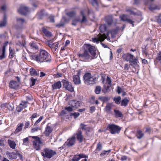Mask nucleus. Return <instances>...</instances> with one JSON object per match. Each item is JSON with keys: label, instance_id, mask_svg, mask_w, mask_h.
I'll return each instance as SVG.
<instances>
[{"label": "nucleus", "instance_id": "obj_1", "mask_svg": "<svg viewBox=\"0 0 161 161\" xmlns=\"http://www.w3.org/2000/svg\"><path fill=\"white\" fill-rule=\"evenodd\" d=\"M82 48L83 52L77 54L80 60L82 62H89L96 58L97 49L95 46L85 44Z\"/></svg>", "mask_w": 161, "mask_h": 161}, {"label": "nucleus", "instance_id": "obj_2", "mask_svg": "<svg viewBox=\"0 0 161 161\" xmlns=\"http://www.w3.org/2000/svg\"><path fill=\"white\" fill-rule=\"evenodd\" d=\"M32 58L38 63L44 62L50 63L52 61V58L49 53L46 50L41 49L39 53L32 56Z\"/></svg>", "mask_w": 161, "mask_h": 161}, {"label": "nucleus", "instance_id": "obj_3", "mask_svg": "<svg viewBox=\"0 0 161 161\" xmlns=\"http://www.w3.org/2000/svg\"><path fill=\"white\" fill-rule=\"evenodd\" d=\"M122 58L125 61L129 62L131 66L134 67L139 66L137 64L138 60L133 55L129 53H124L122 55Z\"/></svg>", "mask_w": 161, "mask_h": 161}, {"label": "nucleus", "instance_id": "obj_4", "mask_svg": "<svg viewBox=\"0 0 161 161\" xmlns=\"http://www.w3.org/2000/svg\"><path fill=\"white\" fill-rule=\"evenodd\" d=\"M83 80L84 83L87 85H93L97 81L96 77L89 73H86L84 75Z\"/></svg>", "mask_w": 161, "mask_h": 161}, {"label": "nucleus", "instance_id": "obj_5", "mask_svg": "<svg viewBox=\"0 0 161 161\" xmlns=\"http://www.w3.org/2000/svg\"><path fill=\"white\" fill-rule=\"evenodd\" d=\"M41 155L44 158L50 159L57 154V153L49 148H46L43 149V152L41 153Z\"/></svg>", "mask_w": 161, "mask_h": 161}, {"label": "nucleus", "instance_id": "obj_6", "mask_svg": "<svg viewBox=\"0 0 161 161\" xmlns=\"http://www.w3.org/2000/svg\"><path fill=\"white\" fill-rule=\"evenodd\" d=\"M32 139H35L33 142L34 148L38 151L41 148V146L45 145L44 141L41 140V138L37 136H31Z\"/></svg>", "mask_w": 161, "mask_h": 161}, {"label": "nucleus", "instance_id": "obj_7", "mask_svg": "<svg viewBox=\"0 0 161 161\" xmlns=\"http://www.w3.org/2000/svg\"><path fill=\"white\" fill-rule=\"evenodd\" d=\"M106 129L108 130L111 134H119L121 130V127L113 124L108 125Z\"/></svg>", "mask_w": 161, "mask_h": 161}, {"label": "nucleus", "instance_id": "obj_8", "mask_svg": "<svg viewBox=\"0 0 161 161\" xmlns=\"http://www.w3.org/2000/svg\"><path fill=\"white\" fill-rule=\"evenodd\" d=\"M74 136H75L76 139H77L79 142L81 143L83 142L84 138L80 129H79Z\"/></svg>", "mask_w": 161, "mask_h": 161}, {"label": "nucleus", "instance_id": "obj_9", "mask_svg": "<svg viewBox=\"0 0 161 161\" xmlns=\"http://www.w3.org/2000/svg\"><path fill=\"white\" fill-rule=\"evenodd\" d=\"M30 11L29 8L24 6H21L18 10L19 13L24 15H26Z\"/></svg>", "mask_w": 161, "mask_h": 161}, {"label": "nucleus", "instance_id": "obj_10", "mask_svg": "<svg viewBox=\"0 0 161 161\" xmlns=\"http://www.w3.org/2000/svg\"><path fill=\"white\" fill-rule=\"evenodd\" d=\"M97 36L98 38H93L92 39V41L93 42L98 43L99 41H100L101 42L106 39V36L105 34H101L99 33L97 35Z\"/></svg>", "mask_w": 161, "mask_h": 161}, {"label": "nucleus", "instance_id": "obj_11", "mask_svg": "<svg viewBox=\"0 0 161 161\" xmlns=\"http://www.w3.org/2000/svg\"><path fill=\"white\" fill-rule=\"evenodd\" d=\"M20 84L19 82L15 80H12L9 83V86L10 88L16 90L19 88Z\"/></svg>", "mask_w": 161, "mask_h": 161}, {"label": "nucleus", "instance_id": "obj_12", "mask_svg": "<svg viewBox=\"0 0 161 161\" xmlns=\"http://www.w3.org/2000/svg\"><path fill=\"white\" fill-rule=\"evenodd\" d=\"M76 138L75 136H73L68 139L67 141L65 142L66 145L68 147L73 146L75 143Z\"/></svg>", "mask_w": 161, "mask_h": 161}, {"label": "nucleus", "instance_id": "obj_13", "mask_svg": "<svg viewBox=\"0 0 161 161\" xmlns=\"http://www.w3.org/2000/svg\"><path fill=\"white\" fill-rule=\"evenodd\" d=\"M69 104L72 107L77 108L81 105V102L79 101L72 100L69 102Z\"/></svg>", "mask_w": 161, "mask_h": 161}, {"label": "nucleus", "instance_id": "obj_14", "mask_svg": "<svg viewBox=\"0 0 161 161\" xmlns=\"http://www.w3.org/2000/svg\"><path fill=\"white\" fill-rule=\"evenodd\" d=\"M50 123H48L45 128L44 132V134L47 137L49 136L52 132L53 129L50 125Z\"/></svg>", "mask_w": 161, "mask_h": 161}, {"label": "nucleus", "instance_id": "obj_15", "mask_svg": "<svg viewBox=\"0 0 161 161\" xmlns=\"http://www.w3.org/2000/svg\"><path fill=\"white\" fill-rule=\"evenodd\" d=\"M64 87L65 88L70 92L74 91V87L72 86V84L68 81L65 80L64 82Z\"/></svg>", "mask_w": 161, "mask_h": 161}, {"label": "nucleus", "instance_id": "obj_16", "mask_svg": "<svg viewBox=\"0 0 161 161\" xmlns=\"http://www.w3.org/2000/svg\"><path fill=\"white\" fill-rule=\"evenodd\" d=\"M80 71L79 70L78 71L77 75L73 76V81L75 85H78L80 83Z\"/></svg>", "mask_w": 161, "mask_h": 161}, {"label": "nucleus", "instance_id": "obj_17", "mask_svg": "<svg viewBox=\"0 0 161 161\" xmlns=\"http://www.w3.org/2000/svg\"><path fill=\"white\" fill-rule=\"evenodd\" d=\"M24 125L23 123H21L18 124L15 130L14 131L15 134H17L22 131L23 129Z\"/></svg>", "mask_w": 161, "mask_h": 161}, {"label": "nucleus", "instance_id": "obj_18", "mask_svg": "<svg viewBox=\"0 0 161 161\" xmlns=\"http://www.w3.org/2000/svg\"><path fill=\"white\" fill-rule=\"evenodd\" d=\"M41 29L42 32L46 36L49 38L52 36V34L51 32L49 31L46 27H42Z\"/></svg>", "mask_w": 161, "mask_h": 161}, {"label": "nucleus", "instance_id": "obj_19", "mask_svg": "<svg viewBox=\"0 0 161 161\" xmlns=\"http://www.w3.org/2000/svg\"><path fill=\"white\" fill-rule=\"evenodd\" d=\"M8 43V42H6L4 43L3 45V46L2 50V54L0 55V60H2L3 59L5 58V52L6 50V47L7 46Z\"/></svg>", "mask_w": 161, "mask_h": 161}, {"label": "nucleus", "instance_id": "obj_20", "mask_svg": "<svg viewBox=\"0 0 161 161\" xmlns=\"http://www.w3.org/2000/svg\"><path fill=\"white\" fill-rule=\"evenodd\" d=\"M6 154L9 159H13L17 158V153L15 152L10 153L8 151L6 152Z\"/></svg>", "mask_w": 161, "mask_h": 161}, {"label": "nucleus", "instance_id": "obj_21", "mask_svg": "<svg viewBox=\"0 0 161 161\" xmlns=\"http://www.w3.org/2000/svg\"><path fill=\"white\" fill-rule=\"evenodd\" d=\"M148 9L150 11H153L156 10H159L160 9V8L158 5L153 3L150 5L148 7Z\"/></svg>", "mask_w": 161, "mask_h": 161}, {"label": "nucleus", "instance_id": "obj_22", "mask_svg": "<svg viewBox=\"0 0 161 161\" xmlns=\"http://www.w3.org/2000/svg\"><path fill=\"white\" fill-rule=\"evenodd\" d=\"M105 21L108 25H111L113 22V17L111 16H108L105 18Z\"/></svg>", "mask_w": 161, "mask_h": 161}, {"label": "nucleus", "instance_id": "obj_23", "mask_svg": "<svg viewBox=\"0 0 161 161\" xmlns=\"http://www.w3.org/2000/svg\"><path fill=\"white\" fill-rule=\"evenodd\" d=\"M114 115L116 118H122L123 115L122 113L119 110H114Z\"/></svg>", "mask_w": 161, "mask_h": 161}, {"label": "nucleus", "instance_id": "obj_24", "mask_svg": "<svg viewBox=\"0 0 161 161\" xmlns=\"http://www.w3.org/2000/svg\"><path fill=\"white\" fill-rule=\"evenodd\" d=\"M130 102V99L129 98L125 97L123 99L121 102V106L126 107L128 105V103Z\"/></svg>", "mask_w": 161, "mask_h": 161}, {"label": "nucleus", "instance_id": "obj_25", "mask_svg": "<svg viewBox=\"0 0 161 161\" xmlns=\"http://www.w3.org/2000/svg\"><path fill=\"white\" fill-rule=\"evenodd\" d=\"M61 81H58L52 85V87L53 90H54L57 89H60L61 87Z\"/></svg>", "mask_w": 161, "mask_h": 161}, {"label": "nucleus", "instance_id": "obj_26", "mask_svg": "<svg viewBox=\"0 0 161 161\" xmlns=\"http://www.w3.org/2000/svg\"><path fill=\"white\" fill-rule=\"evenodd\" d=\"M136 136L138 139H140L144 136V134L141 130H137Z\"/></svg>", "mask_w": 161, "mask_h": 161}, {"label": "nucleus", "instance_id": "obj_27", "mask_svg": "<svg viewBox=\"0 0 161 161\" xmlns=\"http://www.w3.org/2000/svg\"><path fill=\"white\" fill-rule=\"evenodd\" d=\"M102 144L99 142L97 145L96 148L94 152L95 153H97L98 152L100 151L102 149Z\"/></svg>", "mask_w": 161, "mask_h": 161}, {"label": "nucleus", "instance_id": "obj_28", "mask_svg": "<svg viewBox=\"0 0 161 161\" xmlns=\"http://www.w3.org/2000/svg\"><path fill=\"white\" fill-rule=\"evenodd\" d=\"M8 143L11 148L14 149H15L16 144L14 141L8 140Z\"/></svg>", "mask_w": 161, "mask_h": 161}, {"label": "nucleus", "instance_id": "obj_29", "mask_svg": "<svg viewBox=\"0 0 161 161\" xmlns=\"http://www.w3.org/2000/svg\"><path fill=\"white\" fill-rule=\"evenodd\" d=\"M1 108L3 109H4L5 108H8L9 110H11L13 109L10 104L9 103H5L2 104L1 105Z\"/></svg>", "mask_w": 161, "mask_h": 161}, {"label": "nucleus", "instance_id": "obj_30", "mask_svg": "<svg viewBox=\"0 0 161 161\" xmlns=\"http://www.w3.org/2000/svg\"><path fill=\"white\" fill-rule=\"evenodd\" d=\"M80 14L82 16V19L81 20V24H82L83 23H85L87 21V19L85 15L84 12V10H82L80 11Z\"/></svg>", "mask_w": 161, "mask_h": 161}, {"label": "nucleus", "instance_id": "obj_31", "mask_svg": "<svg viewBox=\"0 0 161 161\" xmlns=\"http://www.w3.org/2000/svg\"><path fill=\"white\" fill-rule=\"evenodd\" d=\"M119 18L121 20L124 22H127L129 19L128 18V15L125 14H123L119 16Z\"/></svg>", "mask_w": 161, "mask_h": 161}, {"label": "nucleus", "instance_id": "obj_32", "mask_svg": "<svg viewBox=\"0 0 161 161\" xmlns=\"http://www.w3.org/2000/svg\"><path fill=\"white\" fill-rule=\"evenodd\" d=\"M30 74L32 76L38 75H39V74L37 73L36 70L33 68L30 69Z\"/></svg>", "mask_w": 161, "mask_h": 161}, {"label": "nucleus", "instance_id": "obj_33", "mask_svg": "<svg viewBox=\"0 0 161 161\" xmlns=\"http://www.w3.org/2000/svg\"><path fill=\"white\" fill-rule=\"evenodd\" d=\"M7 23V18L6 17L5 15H4L3 18V21H1L0 23V27H2L5 26L6 25Z\"/></svg>", "mask_w": 161, "mask_h": 161}, {"label": "nucleus", "instance_id": "obj_34", "mask_svg": "<svg viewBox=\"0 0 161 161\" xmlns=\"http://www.w3.org/2000/svg\"><path fill=\"white\" fill-rule=\"evenodd\" d=\"M112 107V104L111 103L107 104L104 108L105 111L107 113H109Z\"/></svg>", "mask_w": 161, "mask_h": 161}, {"label": "nucleus", "instance_id": "obj_35", "mask_svg": "<svg viewBox=\"0 0 161 161\" xmlns=\"http://www.w3.org/2000/svg\"><path fill=\"white\" fill-rule=\"evenodd\" d=\"M99 29L102 33H103L106 31L107 29V25L106 24L102 25L100 26Z\"/></svg>", "mask_w": 161, "mask_h": 161}, {"label": "nucleus", "instance_id": "obj_36", "mask_svg": "<svg viewBox=\"0 0 161 161\" xmlns=\"http://www.w3.org/2000/svg\"><path fill=\"white\" fill-rule=\"evenodd\" d=\"M121 97L120 96H118L117 97H114L113 98V100L115 103L117 104H119L120 103Z\"/></svg>", "mask_w": 161, "mask_h": 161}, {"label": "nucleus", "instance_id": "obj_37", "mask_svg": "<svg viewBox=\"0 0 161 161\" xmlns=\"http://www.w3.org/2000/svg\"><path fill=\"white\" fill-rule=\"evenodd\" d=\"M38 116V114L37 113H33L32 115L30 117L29 119L31 120V123H32V125H33V122L34 119L36 118Z\"/></svg>", "mask_w": 161, "mask_h": 161}, {"label": "nucleus", "instance_id": "obj_38", "mask_svg": "<svg viewBox=\"0 0 161 161\" xmlns=\"http://www.w3.org/2000/svg\"><path fill=\"white\" fill-rule=\"evenodd\" d=\"M30 125V122L28 120H26L25 121L23 129L24 130H26L27 128H29Z\"/></svg>", "mask_w": 161, "mask_h": 161}, {"label": "nucleus", "instance_id": "obj_39", "mask_svg": "<svg viewBox=\"0 0 161 161\" xmlns=\"http://www.w3.org/2000/svg\"><path fill=\"white\" fill-rule=\"evenodd\" d=\"M156 20L155 21L157 22L159 25L161 26V14H159L158 16L155 17Z\"/></svg>", "mask_w": 161, "mask_h": 161}, {"label": "nucleus", "instance_id": "obj_40", "mask_svg": "<svg viewBox=\"0 0 161 161\" xmlns=\"http://www.w3.org/2000/svg\"><path fill=\"white\" fill-rule=\"evenodd\" d=\"M9 54L8 56V57L9 58H12L14 57V55L15 54V51L14 50H13L12 49H11L10 47L9 49Z\"/></svg>", "mask_w": 161, "mask_h": 161}, {"label": "nucleus", "instance_id": "obj_41", "mask_svg": "<svg viewBox=\"0 0 161 161\" xmlns=\"http://www.w3.org/2000/svg\"><path fill=\"white\" fill-rule=\"evenodd\" d=\"M111 150L110 149L107 151L103 150L101 153L100 155V156L102 157L104 156L105 155H108L109 153L111 152Z\"/></svg>", "mask_w": 161, "mask_h": 161}, {"label": "nucleus", "instance_id": "obj_42", "mask_svg": "<svg viewBox=\"0 0 161 161\" xmlns=\"http://www.w3.org/2000/svg\"><path fill=\"white\" fill-rule=\"evenodd\" d=\"M102 90L101 87L100 86H97L96 87L95 90V92L97 94H99L100 93Z\"/></svg>", "mask_w": 161, "mask_h": 161}, {"label": "nucleus", "instance_id": "obj_43", "mask_svg": "<svg viewBox=\"0 0 161 161\" xmlns=\"http://www.w3.org/2000/svg\"><path fill=\"white\" fill-rule=\"evenodd\" d=\"M66 15L70 17L73 18L75 15L76 13L75 11H70L67 13Z\"/></svg>", "mask_w": 161, "mask_h": 161}, {"label": "nucleus", "instance_id": "obj_44", "mask_svg": "<svg viewBox=\"0 0 161 161\" xmlns=\"http://www.w3.org/2000/svg\"><path fill=\"white\" fill-rule=\"evenodd\" d=\"M28 102L25 101H22L21 103L19 104L23 108H25L27 107V104Z\"/></svg>", "mask_w": 161, "mask_h": 161}, {"label": "nucleus", "instance_id": "obj_45", "mask_svg": "<svg viewBox=\"0 0 161 161\" xmlns=\"http://www.w3.org/2000/svg\"><path fill=\"white\" fill-rule=\"evenodd\" d=\"M29 45L33 49H38V46L36 43L32 42L29 44Z\"/></svg>", "mask_w": 161, "mask_h": 161}, {"label": "nucleus", "instance_id": "obj_46", "mask_svg": "<svg viewBox=\"0 0 161 161\" xmlns=\"http://www.w3.org/2000/svg\"><path fill=\"white\" fill-rule=\"evenodd\" d=\"M156 61L157 62H160V64L161 65V51L159 52L157 54V57L156 58Z\"/></svg>", "mask_w": 161, "mask_h": 161}, {"label": "nucleus", "instance_id": "obj_47", "mask_svg": "<svg viewBox=\"0 0 161 161\" xmlns=\"http://www.w3.org/2000/svg\"><path fill=\"white\" fill-rule=\"evenodd\" d=\"M43 119V116H41L36 121L34 124V126H37L38 124Z\"/></svg>", "mask_w": 161, "mask_h": 161}, {"label": "nucleus", "instance_id": "obj_48", "mask_svg": "<svg viewBox=\"0 0 161 161\" xmlns=\"http://www.w3.org/2000/svg\"><path fill=\"white\" fill-rule=\"evenodd\" d=\"M76 156H77V157L79 159V160L82 158H87L88 157L87 155H85L83 154H80L79 155H75Z\"/></svg>", "mask_w": 161, "mask_h": 161}, {"label": "nucleus", "instance_id": "obj_49", "mask_svg": "<svg viewBox=\"0 0 161 161\" xmlns=\"http://www.w3.org/2000/svg\"><path fill=\"white\" fill-rule=\"evenodd\" d=\"M65 25V23L64 22L61 21L59 23L55 25L56 27L60 28L61 27H64Z\"/></svg>", "mask_w": 161, "mask_h": 161}, {"label": "nucleus", "instance_id": "obj_50", "mask_svg": "<svg viewBox=\"0 0 161 161\" xmlns=\"http://www.w3.org/2000/svg\"><path fill=\"white\" fill-rule=\"evenodd\" d=\"M23 145L25 146H27L29 144V140L28 137H26L23 140Z\"/></svg>", "mask_w": 161, "mask_h": 161}, {"label": "nucleus", "instance_id": "obj_51", "mask_svg": "<svg viewBox=\"0 0 161 161\" xmlns=\"http://www.w3.org/2000/svg\"><path fill=\"white\" fill-rule=\"evenodd\" d=\"M16 20L17 22L19 23H26V22L25 19L20 18H17Z\"/></svg>", "mask_w": 161, "mask_h": 161}, {"label": "nucleus", "instance_id": "obj_52", "mask_svg": "<svg viewBox=\"0 0 161 161\" xmlns=\"http://www.w3.org/2000/svg\"><path fill=\"white\" fill-rule=\"evenodd\" d=\"M67 114V112L66 111L64 110H62L59 113L58 115L62 117L64 116Z\"/></svg>", "mask_w": 161, "mask_h": 161}, {"label": "nucleus", "instance_id": "obj_53", "mask_svg": "<svg viewBox=\"0 0 161 161\" xmlns=\"http://www.w3.org/2000/svg\"><path fill=\"white\" fill-rule=\"evenodd\" d=\"M80 115V114L78 112H75L73 113H71L70 115V116H73L74 119H76Z\"/></svg>", "mask_w": 161, "mask_h": 161}, {"label": "nucleus", "instance_id": "obj_54", "mask_svg": "<svg viewBox=\"0 0 161 161\" xmlns=\"http://www.w3.org/2000/svg\"><path fill=\"white\" fill-rule=\"evenodd\" d=\"M37 80L36 79L34 78L33 77H31L30 78V80L31 81L30 83H31V86H34L36 83V81Z\"/></svg>", "mask_w": 161, "mask_h": 161}, {"label": "nucleus", "instance_id": "obj_55", "mask_svg": "<svg viewBox=\"0 0 161 161\" xmlns=\"http://www.w3.org/2000/svg\"><path fill=\"white\" fill-rule=\"evenodd\" d=\"M117 31L116 29H114L110 31V33L112 37H114L117 33Z\"/></svg>", "mask_w": 161, "mask_h": 161}, {"label": "nucleus", "instance_id": "obj_56", "mask_svg": "<svg viewBox=\"0 0 161 161\" xmlns=\"http://www.w3.org/2000/svg\"><path fill=\"white\" fill-rule=\"evenodd\" d=\"M47 45L51 48H53L54 47V44H53L50 40L47 42Z\"/></svg>", "mask_w": 161, "mask_h": 161}, {"label": "nucleus", "instance_id": "obj_57", "mask_svg": "<svg viewBox=\"0 0 161 161\" xmlns=\"http://www.w3.org/2000/svg\"><path fill=\"white\" fill-rule=\"evenodd\" d=\"M109 87H110L109 86H107L106 87L105 86V87L103 88L102 90L103 92L105 93L107 92Z\"/></svg>", "mask_w": 161, "mask_h": 161}, {"label": "nucleus", "instance_id": "obj_58", "mask_svg": "<svg viewBox=\"0 0 161 161\" xmlns=\"http://www.w3.org/2000/svg\"><path fill=\"white\" fill-rule=\"evenodd\" d=\"M126 12H129L130 13V14L135 15H136V13L133 11L131 9L129 8L127 9L126 10Z\"/></svg>", "mask_w": 161, "mask_h": 161}, {"label": "nucleus", "instance_id": "obj_59", "mask_svg": "<svg viewBox=\"0 0 161 161\" xmlns=\"http://www.w3.org/2000/svg\"><path fill=\"white\" fill-rule=\"evenodd\" d=\"M147 46V45H146L145 48L143 50H142V53L143 54H144L146 56H147L149 54L148 53L147 51V49L146 48V47Z\"/></svg>", "mask_w": 161, "mask_h": 161}, {"label": "nucleus", "instance_id": "obj_60", "mask_svg": "<svg viewBox=\"0 0 161 161\" xmlns=\"http://www.w3.org/2000/svg\"><path fill=\"white\" fill-rule=\"evenodd\" d=\"M41 129L39 127H36L33 128H32L31 129V131L32 133L35 132L39 130H40Z\"/></svg>", "mask_w": 161, "mask_h": 161}, {"label": "nucleus", "instance_id": "obj_61", "mask_svg": "<svg viewBox=\"0 0 161 161\" xmlns=\"http://www.w3.org/2000/svg\"><path fill=\"white\" fill-rule=\"evenodd\" d=\"M64 109L66 110H67L68 112H71L73 110L72 107H71L70 106L65 107L64 108Z\"/></svg>", "mask_w": 161, "mask_h": 161}, {"label": "nucleus", "instance_id": "obj_62", "mask_svg": "<svg viewBox=\"0 0 161 161\" xmlns=\"http://www.w3.org/2000/svg\"><path fill=\"white\" fill-rule=\"evenodd\" d=\"M51 23H54L55 22L54 16H50L48 17Z\"/></svg>", "mask_w": 161, "mask_h": 161}, {"label": "nucleus", "instance_id": "obj_63", "mask_svg": "<svg viewBox=\"0 0 161 161\" xmlns=\"http://www.w3.org/2000/svg\"><path fill=\"white\" fill-rule=\"evenodd\" d=\"M91 3L93 6L95 5H97L98 3L97 0H92L91 1Z\"/></svg>", "mask_w": 161, "mask_h": 161}, {"label": "nucleus", "instance_id": "obj_64", "mask_svg": "<svg viewBox=\"0 0 161 161\" xmlns=\"http://www.w3.org/2000/svg\"><path fill=\"white\" fill-rule=\"evenodd\" d=\"M79 159L77 157V156L76 155H74L71 161H79Z\"/></svg>", "mask_w": 161, "mask_h": 161}]
</instances>
